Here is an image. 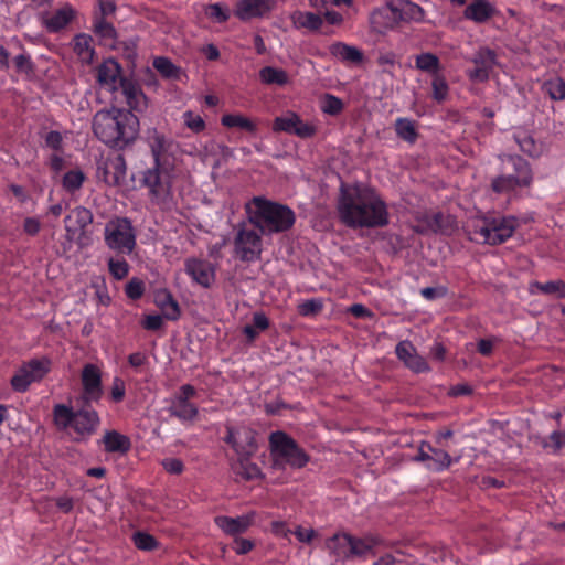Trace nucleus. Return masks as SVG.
I'll return each mask as SVG.
<instances>
[{
    "label": "nucleus",
    "mask_w": 565,
    "mask_h": 565,
    "mask_svg": "<svg viewBox=\"0 0 565 565\" xmlns=\"http://www.w3.org/2000/svg\"><path fill=\"white\" fill-rule=\"evenodd\" d=\"M183 122L185 127L195 134H200L205 129V121L200 115H195L191 110L183 113Z\"/></svg>",
    "instance_id": "nucleus-55"
},
{
    "label": "nucleus",
    "mask_w": 565,
    "mask_h": 565,
    "mask_svg": "<svg viewBox=\"0 0 565 565\" xmlns=\"http://www.w3.org/2000/svg\"><path fill=\"white\" fill-rule=\"evenodd\" d=\"M451 461V457L447 451L433 447V451H430V462L427 463L426 467L430 470L443 471L450 467Z\"/></svg>",
    "instance_id": "nucleus-38"
},
{
    "label": "nucleus",
    "mask_w": 565,
    "mask_h": 565,
    "mask_svg": "<svg viewBox=\"0 0 565 565\" xmlns=\"http://www.w3.org/2000/svg\"><path fill=\"white\" fill-rule=\"evenodd\" d=\"M320 107L324 114L335 116L342 111L343 102L331 94H326L321 99Z\"/></svg>",
    "instance_id": "nucleus-49"
},
{
    "label": "nucleus",
    "mask_w": 565,
    "mask_h": 565,
    "mask_svg": "<svg viewBox=\"0 0 565 565\" xmlns=\"http://www.w3.org/2000/svg\"><path fill=\"white\" fill-rule=\"evenodd\" d=\"M105 243L117 253L131 254L136 246L132 224L127 217H117L105 226Z\"/></svg>",
    "instance_id": "nucleus-8"
},
{
    "label": "nucleus",
    "mask_w": 565,
    "mask_h": 565,
    "mask_svg": "<svg viewBox=\"0 0 565 565\" xmlns=\"http://www.w3.org/2000/svg\"><path fill=\"white\" fill-rule=\"evenodd\" d=\"M471 62L475 68L468 71L469 78L482 83L488 81L490 72L497 65V54L489 47H481L473 54Z\"/></svg>",
    "instance_id": "nucleus-15"
},
{
    "label": "nucleus",
    "mask_w": 565,
    "mask_h": 565,
    "mask_svg": "<svg viewBox=\"0 0 565 565\" xmlns=\"http://www.w3.org/2000/svg\"><path fill=\"white\" fill-rule=\"evenodd\" d=\"M315 131L312 125L302 121L296 114L289 113L285 116V132L295 134L300 138H309Z\"/></svg>",
    "instance_id": "nucleus-31"
},
{
    "label": "nucleus",
    "mask_w": 565,
    "mask_h": 565,
    "mask_svg": "<svg viewBox=\"0 0 565 565\" xmlns=\"http://www.w3.org/2000/svg\"><path fill=\"white\" fill-rule=\"evenodd\" d=\"M416 68L429 73L433 76L439 75L440 62L437 55L433 53H422L415 57Z\"/></svg>",
    "instance_id": "nucleus-35"
},
{
    "label": "nucleus",
    "mask_w": 565,
    "mask_h": 565,
    "mask_svg": "<svg viewBox=\"0 0 565 565\" xmlns=\"http://www.w3.org/2000/svg\"><path fill=\"white\" fill-rule=\"evenodd\" d=\"M41 230V223L35 217H26L23 222V231L30 235L35 236Z\"/></svg>",
    "instance_id": "nucleus-64"
},
{
    "label": "nucleus",
    "mask_w": 565,
    "mask_h": 565,
    "mask_svg": "<svg viewBox=\"0 0 565 565\" xmlns=\"http://www.w3.org/2000/svg\"><path fill=\"white\" fill-rule=\"evenodd\" d=\"M15 71L24 74L26 77H32L35 73V65L31 57L26 54H19L13 60Z\"/></svg>",
    "instance_id": "nucleus-50"
},
{
    "label": "nucleus",
    "mask_w": 565,
    "mask_h": 565,
    "mask_svg": "<svg viewBox=\"0 0 565 565\" xmlns=\"http://www.w3.org/2000/svg\"><path fill=\"white\" fill-rule=\"evenodd\" d=\"M259 78L265 84L282 85V71L265 66L259 71Z\"/></svg>",
    "instance_id": "nucleus-56"
},
{
    "label": "nucleus",
    "mask_w": 565,
    "mask_h": 565,
    "mask_svg": "<svg viewBox=\"0 0 565 565\" xmlns=\"http://www.w3.org/2000/svg\"><path fill=\"white\" fill-rule=\"evenodd\" d=\"M433 98L438 103L446 99L448 95V84L444 76L435 75L431 82Z\"/></svg>",
    "instance_id": "nucleus-53"
},
{
    "label": "nucleus",
    "mask_w": 565,
    "mask_h": 565,
    "mask_svg": "<svg viewBox=\"0 0 565 565\" xmlns=\"http://www.w3.org/2000/svg\"><path fill=\"white\" fill-rule=\"evenodd\" d=\"M448 289L444 286L426 287L420 290V295L427 300H435L447 295Z\"/></svg>",
    "instance_id": "nucleus-61"
},
{
    "label": "nucleus",
    "mask_w": 565,
    "mask_h": 565,
    "mask_svg": "<svg viewBox=\"0 0 565 565\" xmlns=\"http://www.w3.org/2000/svg\"><path fill=\"white\" fill-rule=\"evenodd\" d=\"M532 287L546 295H554L558 298L565 297V282L563 280H552L547 282H534Z\"/></svg>",
    "instance_id": "nucleus-48"
},
{
    "label": "nucleus",
    "mask_w": 565,
    "mask_h": 565,
    "mask_svg": "<svg viewBox=\"0 0 565 565\" xmlns=\"http://www.w3.org/2000/svg\"><path fill=\"white\" fill-rule=\"evenodd\" d=\"M126 394L125 383L121 379L115 377L113 387H111V398L115 403H119L124 399Z\"/></svg>",
    "instance_id": "nucleus-62"
},
{
    "label": "nucleus",
    "mask_w": 565,
    "mask_h": 565,
    "mask_svg": "<svg viewBox=\"0 0 565 565\" xmlns=\"http://www.w3.org/2000/svg\"><path fill=\"white\" fill-rule=\"evenodd\" d=\"M235 255L243 262H252L259 257L262 241L259 234L253 228L242 227L237 231L234 241Z\"/></svg>",
    "instance_id": "nucleus-12"
},
{
    "label": "nucleus",
    "mask_w": 565,
    "mask_h": 565,
    "mask_svg": "<svg viewBox=\"0 0 565 565\" xmlns=\"http://www.w3.org/2000/svg\"><path fill=\"white\" fill-rule=\"evenodd\" d=\"M204 12L209 19L216 23H224L230 19V10L222 3H211L204 9Z\"/></svg>",
    "instance_id": "nucleus-46"
},
{
    "label": "nucleus",
    "mask_w": 565,
    "mask_h": 565,
    "mask_svg": "<svg viewBox=\"0 0 565 565\" xmlns=\"http://www.w3.org/2000/svg\"><path fill=\"white\" fill-rule=\"evenodd\" d=\"M125 292L129 299H140L145 292V284L139 278H131L125 287Z\"/></svg>",
    "instance_id": "nucleus-58"
},
{
    "label": "nucleus",
    "mask_w": 565,
    "mask_h": 565,
    "mask_svg": "<svg viewBox=\"0 0 565 565\" xmlns=\"http://www.w3.org/2000/svg\"><path fill=\"white\" fill-rule=\"evenodd\" d=\"M92 36L87 34H77L74 38V52L81 57L82 61L90 63L93 61L95 51L92 47Z\"/></svg>",
    "instance_id": "nucleus-34"
},
{
    "label": "nucleus",
    "mask_w": 565,
    "mask_h": 565,
    "mask_svg": "<svg viewBox=\"0 0 565 565\" xmlns=\"http://www.w3.org/2000/svg\"><path fill=\"white\" fill-rule=\"evenodd\" d=\"M50 370L51 361L47 358L32 359L21 365L10 384L15 392H26L32 383L40 382Z\"/></svg>",
    "instance_id": "nucleus-11"
},
{
    "label": "nucleus",
    "mask_w": 565,
    "mask_h": 565,
    "mask_svg": "<svg viewBox=\"0 0 565 565\" xmlns=\"http://www.w3.org/2000/svg\"><path fill=\"white\" fill-rule=\"evenodd\" d=\"M395 352L397 358L412 371L422 373L429 370L425 359L417 354L415 347L409 341H401L396 345Z\"/></svg>",
    "instance_id": "nucleus-19"
},
{
    "label": "nucleus",
    "mask_w": 565,
    "mask_h": 565,
    "mask_svg": "<svg viewBox=\"0 0 565 565\" xmlns=\"http://www.w3.org/2000/svg\"><path fill=\"white\" fill-rule=\"evenodd\" d=\"M226 430L227 434L224 441L233 447L238 458H249L256 452L255 430L249 427H239L237 429L227 427Z\"/></svg>",
    "instance_id": "nucleus-14"
},
{
    "label": "nucleus",
    "mask_w": 565,
    "mask_h": 565,
    "mask_svg": "<svg viewBox=\"0 0 565 565\" xmlns=\"http://www.w3.org/2000/svg\"><path fill=\"white\" fill-rule=\"evenodd\" d=\"M249 222L263 235L282 232V204L254 196L245 205Z\"/></svg>",
    "instance_id": "nucleus-6"
},
{
    "label": "nucleus",
    "mask_w": 565,
    "mask_h": 565,
    "mask_svg": "<svg viewBox=\"0 0 565 565\" xmlns=\"http://www.w3.org/2000/svg\"><path fill=\"white\" fill-rule=\"evenodd\" d=\"M126 160L122 154H117L106 161L98 168L104 182L108 185H119L125 181Z\"/></svg>",
    "instance_id": "nucleus-18"
},
{
    "label": "nucleus",
    "mask_w": 565,
    "mask_h": 565,
    "mask_svg": "<svg viewBox=\"0 0 565 565\" xmlns=\"http://www.w3.org/2000/svg\"><path fill=\"white\" fill-rule=\"evenodd\" d=\"M121 66L113 58L106 60L97 68V81L100 85L108 86L113 92H118Z\"/></svg>",
    "instance_id": "nucleus-22"
},
{
    "label": "nucleus",
    "mask_w": 565,
    "mask_h": 565,
    "mask_svg": "<svg viewBox=\"0 0 565 565\" xmlns=\"http://www.w3.org/2000/svg\"><path fill=\"white\" fill-rule=\"evenodd\" d=\"M411 0H387L386 7L373 11L372 23L380 26H392L395 18Z\"/></svg>",
    "instance_id": "nucleus-23"
},
{
    "label": "nucleus",
    "mask_w": 565,
    "mask_h": 565,
    "mask_svg": "<svg viewBox=\"0 0 565 565\" xmlns=\"http://www.w3.org/2000/svg\"><path fill=\"white\" fill-rule=\"evenodd\" d=\"M156 305L161 309L166 319L174 321L180 318V307L172 294L167 289L159 290L154 296Z\"/></svg>",
    "instance_id": "nucleus-26"
},
{
    "label": "nucleus",
    "mask_w": 565,
    "mask_h": 565,
    "mask_svg": "<svg viewBox=\"0 0 565 565\" xmlns=\"http://www.w3.org/2000/svg\"><path fill=\"white\" fill-rule=\"evenodd\" d=\"M93 31L105 45L114 46L116 30L111 23L104 18H95Z\"/></svg>",
    "instance_id": "nucleus-33"
},
{
    "label": "nucleus",
    "mask_w": 565,
    "mask_h": 565,
    "mask_svg": "<svg viewBox=\"0 0 565 565\" xmlns=\"http://www.w3.org/2000/svg\"><path fill=\"white\" fill-rule=\"evenodd\" d=\"M275 4V0H238L234 14L242 21H249L264 17L274 9Z\"/></svg>",
    "instance_id": "nucleus-17"
},
{
    "label": "nucleus",
    "mask_w": 565,
    "mask_h": 565,
    "mask_svg": "<svg viewBox=\"0 0 565 565\" xmlns=\"http://www.w3.org/2000/svg\"><path fill=\"white\" fill-rule=\"evenodd\" d=\"M540 444L544 449H551L553 454L559 452L565 448V429L554 430L548 438H540Z\"/></svg>",
    "instance_id": "nucleus-43"
},
{
    "label": "nucleus",
    "mask_w": 565,
    "mask_h": 565,
    "mask_svg": "<svg viewBox=\"0 0 565 565\" xmlns=\"http://www.w3.org/2000/svg\"><path fill=\"white\" fill-rule=\"evenodd\" d=\"M109 273L115 279H124L129 273V265L125 259L110 258L108 262Z\"/></svg>",
    "instance_id": "nucleus-57"
},
{
    "label": "nucleus",
    "mask_w": 565,
    "mask_h": 565,
    "mask_svg": "<svg viewBox=\"0 0 565 565\" xmlns=\"http://www.w3.org/2000/svg\"><path fill=\"white\" fill-rule=\"evenodd\" d=\"M494 12V8L486 0H475L465 10V17L475 22L487 21Z\"/></svg>",
    "instance_id": "nucleus-32"
},
{
    "label": "nucleus",
    "mask_w": 565,
    "mask_h": 565,
    "mask_svg": "<svg viewBox=\"0 0 565 565\" xmlns=\"http://www.w3.org/2000/svg\"><path fill=\"white\" fill-rule=\"evenodd\" d=\"M543 89L554 100L565 98V81L559 77L545 82Z\"/></svg>",
    "instance_id": "nucleus-47"
},
{
    "label": "nucleus",
    "mask_w": 565,
    "mask_h": 565,
    "mask_svg": "<svg viewBox=\"0 0 565 565\" xmlns=\"http://www.w3.org/2000/svg\"><path fill=\"white\" fill-rule=\"evenodd\" d=\"M118 90L124 95L129 110L141 111L146 107V95L140 86L130 78H119Z\"/></svg>",
    "instance_id": "nucleus-20"
},
{
    "label": "nucleus",
    "mask_w": 565,
    "mask_h": 565,
    "mask_svg": "<svg viewBox=\"0 0 565 565\" xmlns=\"http://www.w3.org/2000/svg\"><path fill=\"white\" fill-rule=\"evenodd\" d=\"M184 265L185 273L203 288H210L215 282V266L210 262L188 258Z\"/></svg>",
    "instance_id": "nucleus-16"
},
{
    "label": "nucleus",
    "mask_w": 565,
    "mask_h": 565,
    "mask_svg": "<svg viewBox=\"0 0 565 565\" xmlns=\"http://www.w3.org/2000/svg\"><path fill=\"white\" fill-rule=\"evenodd\" d=\"M236 476H239L244 480L256 479L260 475V470L257 465L248 461V458H238V462L234 466Z\"/></svg>",
    "instance_id": "nucleus-42"
},
{
    "label": "nucleus",
    "mask_w": 565,
    "mask_h": 565,
    "mask_svg": "<svg viewBox=\"0 0 565 565\" xmlns=\"http://www.w3.org/2000/svg\"><path fill=\"white\" fill-rule=\"evenodd\" d=\"M85 179L86 177L82 170L67 171L63 177V188L73 193L82 188Z\"/></svg>",
    "instance_id": "nucleus-44"
},
{
    "label": "nucleus",
    "mask_w": 565,
    "mask_h": 565,
    "mask_svg": "<svg viewBox=\"0 0 565 565\" xmlns=\"http://www.w3.org/2000/svg\"><path fill=\"white\" fill-rule=\"evenodd\" d=\"M93 131L106 146L122 150L137 139L139 119L131 110L102 109L93 117Z\"/></svg>",
    "instance_id": "nucleus-2"
},
{
    "label": "nucleus",
    "mask_w": 565,
    "mask_h": 565,
    "mask_svg": "<svg viewBox=\"0 0 565 565\" xmlns=\"http://www.w3.org/2000/svg\"><path fill=\"white\" fill-rule=\"evenodd\" d=\"M333 542L343 541L349 546L348 551H340L338 547L329 545V550L338 556L350 558L353 556L363 557L371 553L375 546L382 545L384 540L376 534H366L363 537H356L348 533L334 534Z\"/></svg>",
    "instance_id": "nucleus-10"
},
{
    "label": "nucleus",
    "mask_w": 565,
    "mask_h": 565,
    "mask_svg": "<svg viewBox=\"0 0 565 565\" xmlns=\"http://www.w3.org/2000/svg\"><path fill=\"white\" fill-rule=\"evenodd\" d=\"M163 324V318L160 315H148L146 316L145 320L142 321V327L146 330L150 331H157L159 330Z\"/></svg>",
    "instance_id": "nucleus-63"
},
{
    "label": "nucleus",
    "mask_w": 565,
    "mask_h": 565,
    "mask_svg": "<svg viewBox=\"0 0 565 565\" xmlns=\"http://www.w3.org/2000/svg\"><path fill=\"white\" fill-rule=\"evenodd\" d=\"M287 532L292 533L299 542L310 543L315 536V530L311 527L303 529L302 526H296L295 530H285V536Z\"/></svg>",
    "instance_id": "nucleus-60"
},
{
    "label": "nucleus",
    "mask_w": 565,
    "mask_h": 565,
    "mask_svg": "<svg viewBox=\"0 0 565 565\" xmlns=\"http://www.w3.org/2000/svg\"><path fill=\"white\" fill-rule=\"evenodd\" d=\"M330 53L342 62L355 65L361 64L364 60L363 52L360 49L342 42L333 43L330 46Z\"/></svg>",
    "instance_id": "nucleus-29"
},
{
    "label": "nucleus",
    "mask_w": 565,
    "mask_h": 565,
    "mask_svg": "<svg viewBox=\"0 0 565 565\" xmlns=\"http://www.w3.org/2000/svg\"><path fill=\"white\" fill-rule=\"evenodd\" d=\"M424 19V10L416 3L409 1L406 3L404 9H401V13L395 18L393 23L398 21H422Z\"/></svg>",
    "instance_id": "nucleus-45"
},
{
    "label": "nucleus",
    "mask_w": 565,
    "mask_h": 565,
    "mask_svg": "<svg viewBox=\"0 0 565 565\" xmlns=\"http://www.w3.org/2000/svg\"><path fill=\"white\" fill-rule=\"evenodd\" d=\"M82 393L76 397L84 403H98L103 396L102 373L95 364H86L81 374Z\"/></svg>",
    "instance_id": "nucleus-13"
},
{
    "label": "nucleus",
    "mask_w": 565,
    "mask_h": 565,
    "mask_svg": "<svg viewBox=\"0 0 565 565\" xmlns=\"http://www.w3.org/2000/svg\"><path fill=\"white\" fill-rule=\"evenodd\" d=\"M106 452H117L125 455L131 448V441L128 436L117 430H107L102 439Z\"/></svg>",
    "instance_id": "nucleus-27"
},
{
    "label": "nucleus",
    "mask_w": 565,
    "mask_h": 565,
    "mask_svg": "<svg viewBox=\"0 0 565 565\" xmlns=\"http://www.w3.org/2000/svg\"><path fill=\"white\" fill-rule=\"evenodd\" d=\"M341 221L349 227H383L388 223L386 204L365 186L341 188L338 202Z\"/></svg>",
    "instance_id": "nucleus-1"
},
{
    "label": "nucleus",
    "mask_w": 565,
    "mask_h": 565,
    "mask_svg": "<svg viewBox=\"0 0 565 565\" xmlns=\"http://www.w3.org/2000/svg\"><path fill=\"white\" fill-rule=\"evenodd\" d=\"M132 541L136 547L142 551H152L158 545L154 536L146 532H136L132 535Z\"/></svg>",
    "instance_id": "nucleus-51"
},
{
    "label": "nucleus",
    "mask_w": 565,
    "mask_h": 565,
    "mask_svg": "<svg viewBox=\"0 0 565 565\" xmlns=\"http://www.w3.org/2000/svg\"><path fill=\"white\" fill-rule=\"evenodd\" d=\"M515 141L518 142L520 150L531 157H537L541 153V148L536 145L531 136L523 135L516 136Z\"/></svg>",
    "instance_id": "nucleus-52"
},
{
    "label": "nucleus",
    "mask_w": 565,
    "mask_h": 565,
    "mask_svg": "<svg viewBox=\"0 0 565 565\" xmlns=\"http://www.w3.org/2000/svg\"><path fill=\"white\" fill-rule=\"evenodd\" d=\"M395 131L401 139L409 143H414L417 139L415 125L411 119L398 118L395 122Z\"/></svg>",
    "instance_id": "nucleus-39"
},
{
    "label": "nucleus",
    "mask_w": 565,
    "mask_h": 565,
    "mask_svg": "<svg viewBox=\"0 0 565 565\" xmlns=\"http://www.w3.org/2000/svg\"><path fill=\"white\" fill-rule=\"evenodd\" d=\"M161 465L163 469L171 475H180L184 470V463L179 458H164Z\"/></svg>",
    "instance_id": "nucleus-59"
},
{
    "label": "nucleus",
    "mask_w": 565,
    "mask_h": 565,
    "mask_svg": "<svg viewBox=\"0 0 565 565\" xmlns=\"http://www.w3.org/2000/svg\"><path fill=\"white\" fill-rule=\"evenodd\" d=\"M168 412L183 423L194 422L199 414V409L193 403L178 397L171 398Z\"/></svg>",
    "instance_id": "nucleus-25"
},
{
    "label": "nucleus",
    "mask_w": 565,
    "mask_h": 565,
    "mask_svg": "<svg viewBox=\"0 0 565 565\" xmlns=\"http://www.w3.org/2000/svg\"><path fill=\"white\" fill-rule=\"evenodd\" d=\"M292 19L297 26L307 28L311 31H316L322 25V19L313 12H298Z\"/></svg>",
    "instance_id": "nucleus-41"
},
{
    "label": "nucleus",
    "mask_w": 565,
    "mask_h": 565,
    "mask_svg": "<svg viewBox=\"0 0 565 565\" xmlns=\"http://www.w3.org/2000/svg\"><path fill=\"white\" fill-rule=\"evenodd\" d=\"M514 217L478 218L467 225L469 239L477 244L498 245L512 236L516 227Z\"/></svg>",
    "instance_id": "nucleus-4"
},
{
    "label": "nucleus",
    "mask_w": 565,
    "mask_h": 565,
    "mask_svg": "<svg viewBox=\"0 0 565 565\" xmlns=\"http://www.w3.org/2000/svg\"><path fill=\"white\" fill-rule=\"evenodd\" d=\"M93 213L84 206H77L64 218L66 239L75 242L79 248L90 244L88 227L93 223Z\"/></svg>",
    "instance_id": "nucleus-9"
},
{
    "label": "nucleus",
    "mask_w": 565,
    "mask_h": 565,
    "mask_svg": "<svg viewBox=\"0 0 565 565\" xmlns=\"http://www.w3.org/2000/svg\"><path fill=\"white\" fill-rule=\"evenodd\" d=\"M153 67L168 79H179L181 68L175 66L168 57L159 56L153 60Z\"/></svg>",
    "instance_id": "nucleus-36"
},
{
    "label": "nucleus",
    "mask_w": 565,
    "mask_h": 565,
    "mask_svg": "<svg viewBox=\"0 0 565 565\" xmlns=\"http://www.w3.org/2000/svg\"><path fill=\"white\" fill-rule=\"evenodd\" d=\"M141 184L149 190V196L153 204L161 210H169L173 205V195L169 173L162 168V163L146 169L142 172Z\"/></svg>",
    "instance_id": "nucleus-7"
},
{
    "label": "nucleus",
    "mask_w": 565,
    "mask_h": 565,
    "mask_svg": "<svg viewBox=\"0 0 565 565\" xmlns=\"http://www.w3.org/2000/svg\"><path fill=\"white\" fill-rule=\"evenodd\" d=\"M269 443L273 467L280 468L282 465V430L271 433Z\"/></svg>",
    "instance_id": "nucleus-40"
},
{
    "label": "nucleus",
    "mask_w": 565,
    "mask_h": 565,
    "mask_svg": "<svg viewBox=\"0 0 565 565\" xmlns=\"http://www.w3.org/2000/svg\"><path fill=\"white\" fill-rule=\"evenodd\" d=\"M501 174L492 180L491 188L497 193L513 191L520 186H529L532 182V170L529 162L516 154L500 156Z\"/></svg>",
    "instance_id": "nucleus-5"
},
{
    "label": "nucleus",
    "mask_w": 565,
    "mask_h": 565,
    "mask_svg": "<svg viewBox=\"0 0 565 565\" xmlns=\"http://www.w3.org/2000/svg\"><path fill=\"white\" fill-rule=\"evenodd\" d=\"M221 122L223 126L228 128H239L249 132H254L256 130L255 124L247 117H244L242 115H224L221 118Z\"/></svg>",
    "instance_id": "nucleus-37"
},
{
    "label": "nucleus",
    "mask_w": 565,
    "mask_h": 565,
    "mask_svg": "<svg viewBox=\"0 0 565 565\" xmlns=\"http://www.w3.org/2000/svg\"><path fill=\"white\" fill-rule=\"evenodd\" d=\"M309 455L288 435L285 434V465L300 469L305 467Z\"/></svg>",
    "instance_id": "nucleus-24"
},
{
    "label": "nucleus",
    "mask_w": 565,
    "mask_h": 565,
    "mask_svg": "<svg viewBox=\"0 0 565 565\" xmlns=\"http://www.w3.org/2000/svg\"><path fill=\"white\" fill-rule=\"evenodd\" d=\"M323 308V301L319 298L308 299L298 305V311L301 316H317Z\"/></svg>",
    "instance_id": "nucleus-54"
},
{
    "label": "nucleus",
    "mask_w": 565,
    "mask_h": 565,
    "mask_svg": "<svg viewBox=\"0 0 565 565\" xmlns=\"http://www.w3.org/2000/svg\"><path fill=\"white\" fill-rule=\"evenodd\" d=\"M148 145L153 157V163L159 164L162 163V156L166 154L171 148L172 140L167 138L157 129H151L148 131Z\"/></svg>",
    "instance_id": "nucleus-28"
},
{
    "label": "nucleus",
    "mask_w": 565,
    "mask_h": 565,
    "mask_svg": "<svg viewBox=\"0 0 565 565\" xmlns=\"http://www.w3.org/2000/svg\"><path fill=\"white\" fill-rule=\"evenodd\" d=\"M75 17V11L72 7L65 6L56 10L51 17L44 20L45 28L50 32H58L64 29Z\"/></svg>",
    "instance_id": "nucleus-30"
},
{
    "label": "nucleus",
    "mask_w": 565,
    "mask_h": 565,
    "mask_svg": "<svg viewBox=\"0 0 565 565\" xmlns=\"http://www.w3.org/2000/svg\"><path fill=\"white\" fill-rule=\"evenodd\" d=\"M255 513H248L236 518L231 516H216L215 524L227 535H238L245 533L253 524Z\"/></svg>",
    "instance_id": "nucleus-21"
},
{
    "label": "nucleus",
    "mask_w": 565,
    "mask_h": 565,
    "mask_svg": "<svg viewBox=\"0 0 565 565\" xmlns=\"http://www.w3.org/2000/svg\"><path fill=\"white\" fill-rule=\"evenodd\" d=\"M93 403H84L76 399V407L65 404H55L53 407V420L60 429L72 428L77 441L87 440L96 434L100 418L93 408Z\"/></svg>",
    "instance_id": "nucleus-3"
}]
</instances>
